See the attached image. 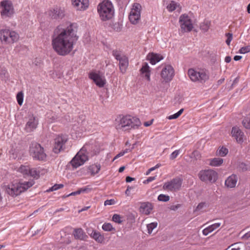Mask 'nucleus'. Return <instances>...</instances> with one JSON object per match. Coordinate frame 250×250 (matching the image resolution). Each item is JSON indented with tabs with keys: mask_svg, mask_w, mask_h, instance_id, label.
<instances>
[{
	"mask_svg": "<svg viewBox=\"0 0 250 250\" xmlns=\"http://www.w3.org/2000/svg\"><path fill=\"white\" fill-rule=\"evenodd\" d=\"M123 217L119 214H114L112 217V221L115 223L120 224L122 222Z\"/></svg>",
	"mask_w": 250,
	"mask_h": 250,
	"instance_id": "42",
	"label": "nucleus"
},
{
	"mask_svg": "<svg viewBox=\"0 0 250 250\" xmlns=\"http://www.w3.org/2000/svg\"><path fill=\"white\" fill-rule=\"evenodd\" d=\"M183 111L184 109L182 108L177 113L167 117V119L169 120L176 119L181 116V115L183 113Z\"/></svg>",
	"mask_w": 250,
	"mask_h": 250,
	"instance_id": "37",
	"label": "nucleus"
},
{
	"mask_svg": "<svg viewBox=\"0 0 250 250\" xmlns=\"http://www.w3.org/2000/svg\"><path fill=\"white\" fill-rule=\"evenodd\" d=\"M124 153H120L118 154H117L113 159V161H114L115 159H117L118 158L123 156L124 155Z\"/></svg>",
	"mask_w": 250,
	"mask_h": 250,
	"instance_id": "61",
	"label": "nucleus"
},
{
	"mask_svg": "<svg viewBox=\"0 0 250 250\" xmlns=\"http://www.w3.org/2000/svg\"><path fill=\"white\" fill-rule=\"evenodd\" d=\"M114 125L119 130L129 131L138 129L141 125L140 119L130 115H120L114 121Z\"/></svg>",
	"mask_w": 250,
	"mask_h": 250,
	"instance_id": "2",
	"label": "nucleus"
},
{
	"mask_svg": "<svg viewBox=\"0 0 250 250\" xmlns=\"http://www.w3.org/2000/svg\"><path fill=\"white\" fill-rule=\"evenodd\" d=\"M63 187V185L62 184H55L53 187H52L48 190L49 191H52L54 190H56L59 188H62Z\"/></svg>",
	"mask_w": 250,
	"mask_h": 250,
	"instance_id": "47",
	"label": "nucleus"
},
{
	"mask_svg": "<svg viewBox=\"0 0 250 250\" xmlns=\"http://www.w3.org/2000/svg\"><path fill=\"white\" fill-rule=\"evenodd\" d=\"M87 160H88V156L85 147H83L70 163L74 168H77L83 165Z\"/></svg>",
	"mask_w": 250,
	"mask_h": 250,
	"instance_id": "8",
	"label": "nucleus"
},
{
	"mask_svg": "<svg viewBox=\"0 0 250 250\" xmlns=\"http://www.w3.org/2000/svg\"><path fill=\"white\" fill-rule=\"evenodd\" d=\"M46 14L52 20L62 19L65 16L64 8L56 6L46 12Z\"/></svg>",
	"mask_w": 250,
	"mask_h": 250,
	"instance_id": "17",
	"label": "nucleus"
},
{
	"mask_svg": "<svg viewBox=\"0 0 250 250\" xmlns=\"http://www.w3.org/2000/svg\"><path fill=\"white\" fill-rule=\"evenodd\" d=\"M72 4L78 10H84L89 5L88 0H72Z\"/></svg>",
	"mask_w": 250,
	"mask_h": 250,
	"instance_id": "20",
	"label": "nucleus"
},
{
	"mask_svg": "<svg viewBox=\"0 0 250 250\" xmlns=\"http://www.w3.org/2000/svg\"><path fill=\"white\" fill-rule=\"evenodd\" d=\"M125 168V167H124V166L123 167H121L119 169V172H122L124 170Z\"/></svg>",
	"mask_w": 250,
	"mask_h": 250,
	"instance_id": "63",
	"label": "nucleus"
},
{
	"mask_svg": "<svg viewBox=\"0 0 250 250\" xmlns=\"http://www.w3.org/2000/svg\"><path fill=\"white\" fill-rule=\"evenodd\" d=\"M242 56H235L234 57V60L236 61H239L242 59Z\"/></svg>",
	"mask_w": 250,
	"mask_h": 250,
	"instance_id": "62",
	"label": "nucleus"
},
{
	"mask_svg": "<svg viewBox=\"0 0 250 250\" xmlns=\"http://www.w3.org/2000/svg\"><path fill=\"white\" fill-rule=\"evenodd\" d=\"M180 207L181 205L180 204H177L176 205H172L170 207V209L172 210H176Z\"/></svg>",
	"mask_w": 250,
	"mask_h": 250,
	"instance_id": "55",
	"label": "nucleus"
},
{
	"mask_svg": "<svg viewBox=\"0 0 250 250\" xmlns=\"http://www.w3.org/2000/svg\"><path fill=\"white\" fill-rule=\"evenodd\" d=\"M157 225L158 223L157 222H152L147 224L146 226L147 233L150 234L152 233V230L157 227Z\"/></svg>",
	"mask_w": 250,
	"mask_h": 250,
	"instance_id": "34",
	"label": "nucleus"
},
{
	"mask_svg": "<svg viewBox=\"0 0 250 250\" xmlns=\"http://www.w3.org/2000/svg\"><path fill=\"white\" fill-rule=\"evenodd\" d=\"M228 149L225 147H222L217 152V155L221 157L225 156L228 153Z\"/></svg>",
	"mask_w": 250,
	"mask_h": 250,
	"instance_id": "35",
	"label": "nucleus"
},
{
	"mask_svg": "<svg viewBox=\"0 0 250 250\" xmlns=\"http://www.w3.org/2000/svg\"><path fill=\"white\" fill-rule=\"evenodd\" d=\"M68 140L66 135H58L54 139L53 151L54 153L58 154L65 148V144Z\"/></svg>",
	"mask_w": 250,
	"mask_h": 250,
	"instance_id": "15",
	"label": "nucleus"
},
{
	"mask_svg": "<svg viewBox=\"0 0 250 250\" xmlns=\"http://www.w3.org/2000/svg\"><path fill=\"white\" fill-rule=\"evenodd\" d=\"M232 136L234 137L237 143H242L244 141V133L238 127H233L231 130Z\"/></svg>",
	"mask_w": 250,
	"mask_h": 250,
	"instance_id": "19",
	"label": "nucleus"
},
{
	"mask_svg": "<svg viewBox=\"0 0 250 250\" xmlns=\"http://www.w3.org/2000/svg\"><path fill=\"white\" fill-rule=\"evenodd\" d=\"M210 26V21H205L204 22L202 25H201V28L202 30L204 31H207L209 28Z\"/></svg>",
	"mask_w": 250,
	"mask_h": 250,
	"instance_id": "41",
	"label": "nucleus"
},
{
	"mask_svg": "<svg viewBox=\"0 0 250 250\" xmlns=\"http://www.w3.org/2000/svg\"><path fill=\"white\" fill-rule=\"evenodd\" d=\"M112 28L114 31L116 32H120L122 30V24L119 22H117L113 23Z\"/></svg>",
	"mask_w": 250,
	"mask_h": 250,
	"instance_id": "39",
	"label": "nucleus"
},
{
	"mask_svg": "<svg viewBox=\"0 0 250 250\" xmlns=\"http://www.w3.org/2000/svg\"><path fill=\"white\" fill-rule=\"evenodd\" d=\"M30 167L29 166L21 165L18 169V171L23 175L29 176Z\"/></svg>",
	"mask_w": 250,
	"mask_h": 250,
	"instance_id": "33",
	"label": "nucleus"
},
{
	"mask_svg": "<svg viewBox=\"0 0 250 250\" xmlns=\"http://www.w3.org/2000/svg\"><path fill=\"white\" fill-rule=\"evenodd\" d=\"M86 231L87 233L91 237L94 232H95L96 230L88 228L86 229Z\"/></svg>",
	"mask_w": 250,
	"mask_h": 250,
	"instance_id": "54",
	"label": "nucleus"
},
{
	"mask_svg": "<svg viewBox=\"0 0 250 250\" xmlns=\"http://www.w3.org/2000/svg\"><path fill=\"white\" fill-rule=\"evenodd\" d=\"M91 237L98 243H102L104 242V236L101 235L100 232L97 231L96 230L95 232H94Z\"/></svg>",
	"mask_w": 250,
	"mask_h": 250,
	"instance_id": "32",
	"label": "nucleus"
},
{
	"mask_svg": "<svg viewBox=\"0 0 250 250\" xmlns=\"http://www.w3.org/2000/svg\"><path fill=\"white\" fill-rule=\"evenodd\" d=\"M227 36L228 37V38L226 41V43L228 45H229L230 44V43L231 42V41H232V34H229V33H228L227 34Z\"/></svg>",
	"mask_w": 250,
	"mask_h": 250,
	"instance_id": "51",
	"label": "nucleus"
},
{
	"mask_svg": "<svg viewBox=\"0 0 250 250\" xmlns=\"http://www.w3.org/2000/svg\"><path fill=\"white\" fill-rule=\"evenodd\" d=\"M75 24L66 23L59 25L54 30L52 40L53 48L58 54L65 56L73 49L77 40Z\"/></svg>",
	"mask_w": 250,
	"mask_h": 250,
	"instance_id": "1",
	"label": "nucleus"
},
{
	"mask_svg": "<svg viewBox=\"0 0 250 250\" xmlns=\"http://www.w3.org/2000/svg\"><path fill=\"white\" fill-rule=\"evenodd\" d=\"M134 180V178H133L130 177L129 176H127L126 177L125 181H126V182L128 183V182H131V181H132Z\"/></svg>",
	"mask_w": 250,
	"mask_h": 250,
	"instance_id": "58",
	"label": "nucleus"
},
{
	"mask_svg": "<svg viewBox=\"0 0 250 250\" xmlns=\"http://www.w3.org/2000/svg\"><path fill=\"white\" fill-rule=\"evenodd\" d=\"M102 228L105 231H109V223H104Z\"/></svg>",
	"mask_w": 250,
	"mask_h": 250,
	"instance_id": "53",
	"label": "nucleus"
},
{
	"mask_svg": "<svg viewBox=\"0 0 250 250\" xmlns=\"http://www.w3.org/2000/svg\"><path fill=\"white\" fill-rule=\"evenodd\" d=\"M80 189V191H81V193L82 192H88L90 191H91V188H89V186H87L84 188H81Z\"/></svg>",
	"mask_w": 250,
	"mask_h": 250,
	"instance_id": "49",
	"label": "nucleus"
},
{
	"mask_svg": "<svg viewBox=\"0 0 250 250\" xmlns=\"http://www.w3.org/2000/svg\"><path fill=\"white\" fill-rule=\"evenodd\" d=\"M89 78L92 79L99 87H103L105 83V80L104 77L96 72H91L90 73Z\"/></svg>",
	"mask_w": 250,
	"mask_h": 250,
	"instance_id": "18",
	"label": "nucleus"
},
{
	"mask_svg": "<svg viewBox=\"0 0 250 250\" xmlns=\"http://www.w3.org/2000/svg\"><path fill=\"white\" fill-rule=\"evenodd\" d=\"M209 165L212 167H219L221 166L224 162L222 158H214L208 160Z\"/></svg>",
	"mask_w": 250,
	"mask_h": 250,
	"instance_id": "28",
	"label": "nucleus"
},
{
	"mask_svg": "<svg viewBox=\"0 0 250 250\" xmlns=\"http://www.w3.org/2000/svg\"><path fill=\"white\" fill-rule=\"evenodd\" d=\"M179 22L181 29L183 32H190L193 28L192 20L187 14L181 15L179 18Z\"/></svg>",
	"mask_w": 250,
	"mask_h": 250,
	"instance_id": "14",
	"label": "nucleus"
},
{
	"mask_svg": "<svg viewBox=\"0 0 250 250\" xmlns=\"http://www.w3.org/2000/svg\"><path fill=\"white\" fill-rule=\"evenodd\" d=\"M29 152L30 155L35 160H44L46 158V154L44 152L43 148L36 143H32L30 146Z\"/></svg>",
	"mask_w": 250,
	"mask_h": 250,
	"instance_id": "5",
	"label": "nucleus"
},
{
	"mask_svg": "<svg viewBox=\"0 0 250 250\" xmlns=\"http://www.w3.org/2000/svg\"><path fill=\"white\" fill-rule=\"evenodd\" d=\"M221 226L220 223H214L211 225L209 226L207 228L204 229L202 231L203 235L207 236L209 233H211Z\"/></svg>",
	"mask_w": 250,
	"mask_h": 250,
	"instance_id": "27",
	"label": "nucleus"
},
{
	"mask_svg": "<svg viewBox=\"0 0 250 250\" xmlns=\"http://www.w3.org/2000/svg\"><path fill=\"white\" fill-rule=\"evenodd\" d=\"M247 12L248 13L250 14V3L248 5Z\"/></svg>",
	"mask_w": 250,
	"mask_h": 250,
	"instance_id": "64",
	"label": "nucleus"
},
{
	"mask_svg": "<svg viewBox=\"0 0 250 250\" xmlns=\"http://www.w3.org/2000/svg\"><path fill=\"white\" fill-rule=\"evenodd\" d=\"M226 250H243V249L242 247L235 244L229 246Z\"/></svg>",
	"mask_w": 250,
	"mask_h": 250,
	"instance_id": "45",
	"label": "nucleus"
},
{
	"mask_svg": "<svg viewBox=\"0 0 250 250\" xmlns=\"http://www.w3.org/2000/svg\"><path fill=\"white\" fill-rule=\"evenodd\" d=\"M182 180L180 178H174L166 182L163 185V189L167 191H175L179 190L182 185Z\"/></svg>",
	"mask_w": 250,
	"mask_h": 250,
	"instance_id": "16",
	"label": "nucleus"
},
{
	"mask_svg": "<svg viewBox=\"0 0 250 250\" xmlns=\"http://www.w3.org/2000/svg\"><path fill=\"white\" fill-rule=\"evenodd\" d=\"M80 193H81V191H80V189H79V190H78L76 191L73 192L71 193L68 196L76 195H77V194H79Z\"/></svg>",
	"mask_w": 250,
	"mask_h": 250,
	"instance_id": "57",
	"label": "nucleus"
},
{
	"mask_svg": "<svg viewBox=\"0 0 250 250\" xmlns=\"http://www.w3.org/2000/svg\"><path fill=\"white\" fill-rule=\"evenodd\" d=\"M250 52V45H247L244 47H242L239 50V52L241 54H245L247 53H249Z\"/></svg>",
	"mask_w": 250,
	"mask_h": 250,
	"instance_id": "44",
	"label": "nucleus"
},
{
	"mask_svg": "<svg viewBox=\"0 0 250 250\" xmlns=\"http://www.w3.org/2000/svg\"><path fill=\"white\" fill-rule=\"evenodd\" d=\"M188 75L191 81L200 83H205L209 78L208 71L204 69L189 68Z\"/></svg>",
	"mask_w": 250,
	"mask_h": 250,
	"instance_id": "4",
	"label": "nucleus"
},
{
	"mask_svg": "<svg viewBox=\"0 0 250 250\" xmlns=\"http://www.w3.org/2000/svg\"><path fill=\"white\" fill-rule=\"evenodd\" d=\"M141 10L142 6L140 4L138 3L133 4L128 16L129 20L132 24H136L139 23L141 19Z\"/></svg>",
	"mask_w": 250,
	"mask_h": 250,
	"instance_id": "10",
	"label": "nucleus"
},
{
	"mask_svg": "<svg viewBox=\"0 0 250 250\" xmlns=\"http://www.w3.org/2000/svg\"><path fill=\"white\" fill-rule=\"evenodd\" d=\"M153 208V206L152 203L149 202H143L141 203L140 207V211L145 215H149Z\"/></svg>",
	"mask_w": 250,
	"mask_h": 250,
	"instance_id": "23",
	"label": "nucleus"
},
{
	"mask_svg": "<svg viewBox=\"0 0 250 250\" xmlns=\"http://www.w3.org/2000/svg\"><path fill=\"white\" fill-rule=\"evenodd\" d=\"M0 15L2 18L11 17L14 13L12 2L9 0H3L0 2Z\"/></svg>",
	"mask_w": 250,
	"mask_h": 250,
	"instance_id": "7",
	"label": "nucleus"
},
{
	"mask_svg": "<svg viewBox=\"0 0 250 250\" xmlns=\"http://www.w3.org/2000/svg\"><path fill=\"white\" fill-rule=\"evenodd\" d=\"M23 94L22 91L18 92L17 95V100L19 105H21L23 103Z\"/></svg>",
	"mask_w": 250,
	"mask_h": 250,
	"instance_id": "40",
	"label": "nucleus"
},
{
	"mask_svg": "<svg viewBox=\"0 0 250 250\" xmlns=\"http://www.w3.org/2000/svg\"><path fill=\"white\" fill-rule=\"evenodd\" d=\"M180 153V150H176L173 151L169 156V159L171 160H174Z\"/></svg>",
	"mask_w": 250,
	"mask_h": 250,
	"instance_id": "46",
	"label": "nucleus"
},
{
	"mask_svg": "<svg viewBox=\"0 0 250 250\" xmlns=\"http://www.w3.org/2000/svg\"><path fill=\"white\" fill-rule=\"evenodd\" d=\"M199 179L203 182L214 183L218 179V173L212 169L202 170L198 173Z\"/></svg>",
	"mask_w": 250,
	"mask_h": 250,
	"instance_id": "9",
	"label": "nucleus"
},
{
	"mask_svg": "<svg viewBox=\"0 0 250 250\" xmlns=\"http://www.w3.org/2000/svg\"><path fill=\"white\" fill-rule=\"evenodd\" d=\"M19 35L15 31L4 29L0 30V40L7 43H12L19 39Z\"/></svg>",
	"mask_w": 250,
	"mask_h": 250,
	"instance_id": "12",
	"label": "nucleus"
},
{
	"mask_svg": "<svg viewBox=\"0 0 250 250\" xmlns=\"http://www.w3.org/2000/svg\"><path fill=\"white\" fill-rule=\"evenodd\" d=\"M73 235L76 239L83 240L84 238V234L83 230L81 229H75Z\"/></svg>",
	"mask_w": 250,
	"mask_h": 250,
	"instance_id": "29",
	"label": "nucleus"
},
{
	"mask_svg": "<svg viewBox=\"0 0 250 250\" xmlns=\"http://www.w3.org/2000/svg\"><path fill=\"white\" fill-rule=\"evenodd\" d=\"M140 71L142 74H144V77L147 81H150V68L146 62L143 64Z\"/></svg>",
	"mask_w": 250,
	"mask_h": 250,
	"instance_id": "25",
	"label": "nucleus"
},
{
	"mask_svg": "<svg viewBox=\"0 0 250 250\" xmlns=\"http://www.w3.org/2000/svg\"><path fill=\"white\" fill-rule=\"evenodd\" d=\"M153 120H151V121H148V122H146L144 123V125L145 126H150L153 123Z\"/></svg>",
	"mask_w": 250,
	"mask_h": 250,
	"instance_id": "56",
	"label": "nucleus"
},
{
	"mask_svg": "<svg viewBox=\"0 0 250 250\" xmlns=\"http://www.w3.org/2000/svg\"><path fill=\"white\" fill-rule=\"evenodd\" d=\"M155 179H156V176L149 177L146 180H145L143 182V183L145 184H148V183L154 181Z\"/></svg>",
	"mask_w": 250,
	"mask_h": 250,
	"instance_id": "50",
	"label": "nucleus"
},
{
	"mask_svg": "<svg viewBox=\"0 0 250 250\" xmlns=\"http://www.w3.org/2000/svg\"><path fill=\"white\" fill-rule=\"evenodd\" d=\"M206 206V204L205 203H201L198 204L196 208L197 210H199L200 209H202Z\"/></svg>",
	"mask_w": 250,
	"mask_h": 250,
	"instance_id": "52",
	"label": "nucleus"
},
{
	"mask_svg": "<svg viewBox=\"0 0 250 250\" xmlns=\"http://www.w3.org/2000/svg\"><path fill=\"white\" fill-rule=\"evenodd\" d=\"M191 157L197 160L201 158V154L199 151L195 150L192 152Z\"/></svg>",
	"mask_w": 250,
	"mask_h": 250,
	"instance_id": "48",
	"label": "nucleus"
},
{
	"mask_svg": "<svg viewBox=\"0 0 250 250\" xmlns=\"http://www.w3.org/2000/svg\"><path fill=\"white\" fill-rule=\"evenodd\" d=\"M247 199H243L239 201L235 205L234 208L236 210L242 209L243 208L247 207L248 204L247 203Z\"/></svg>",
	"mask_w": 250,
	"mask_h": 250,
	"instance_id": "31",
	"label": "nucleus"
},
{
	"mask_svg": "<svg viewBox=\"0 0 250 250\" xmlns=\"http://www.w3.org/2000/svg\"><path fill=\"white\" fill-rule=\"evenodd\" d=\"M238 182V177L235 174L229 176L225 181V186L228 188H232L236 187Z\"/></svg>",
	"mask_w": 250,
	"mask_h": 250,
	"instance_id": "21",
	"label": "nucleus"
},
{
	"mask_svg": "<svg viewBox=\"0 0 250 250\" xmlns=\"http://www.w3.org/2000/svg\"><path fill=\"white\" fill-rule=\"evenodd\" d=\"M158 200L160 201L167 202L169 200V196L161 194L158 196Z\"/></svg>",
	"mask_w": 250,
	"mask_h": 250,
	"instance_id": "43",
	"label": "nucleus"
},
{
	"mask_svg": "<svg viewBox=\"0 0 250 250\" xmlns=\"http://www.w3.org/2000/svg\"><path fill=\"white\" fill-rule=\"evenodd\" d=\"M38 124V119L35 117L31 116L30 117L29 121L26 123L25 129L27 132H31L37 127Z\"/></svg>",
	"mask_w": 250,
	"mask_h": 250,
	"instance_id": "24",
	"label": "nucleus"
},
{
	"mask_svg": "<svg viewBox=\"0 0 250 250\" xmlns=\"http://www.w3.org/2000/svg\"><path fill=\"white\" fill-rule=\"evenodd\" d=\"M30 176L34 178L38 179L39 177V172L37 171L35 168L29 169V176Z\"/></svg>",
	"mask_w": 250,
	"mask_h": 250,
	"instance_id": "36",
	"label": "nucleus"
},
{
	"mask_svg": "<svg viewBox=\"0 0 250 250\" xmlns=\"http://www.w3.org/2000/svg\"><path fill=\"white\" fill-rule=\"evenodd\" d=\"M167 9L169 12H172L175 10H177V11L180 12L181 9V6L179 3L174 0H171L167 4Z\"/></svg>",
	"mask_w": 250,
	"mask_h": 250,
	"instance_id": "26",
	"label": "nucleus"
},
{
	"mask_svg": "<svg viewBox=\"0 0 250 250\" xmlns=\"http://www.w3.org/2000/svg\"><path fill=\"white\" fill-rule=\"evenodd\" d=\"M34 184V182L33 180L22 183H12L6 188L5 190L9 195L15 197L25 191Z\"/></svg>",
	"mask_w": 250,
	"mask_h": 250,
	"instance_id": "3",
	"label": "nucleus"
},
{
	"mask_svg": "<svg viewBox=\"0 0 250 250\" xmlns=\"http://www.w3.org/2000/svg\"><path fill=\"white\" fill-rule=\"evenodd\" d=\"M231 60V58L230 56H227L225 57V61L227 63H229V62H230Z\"/></svg>",
	"mask_w": 250,
	"mask_h": 250,
	"instance_id": "59",
	"label": "nucleus"
},
{
	"mask_svg": "<svg viewBox=\"0 0 250 250\" xmlns=\"http://www.w3.org/2000/svg\"><path fill=\"white\" fill-rule=\"evenodd\" d=\"M164 59V57L160 54H157L155 53H149L146 56V59L149 61V62L154 65L157 62Z\"/></svg>",
	"mask_w": 250,
	"mask_h": 250,
	"instance_id": "22",
	"label": "nucleus"
},
{
	"mask_svg": "<svg viewBox=\"0 0 250 250\" xmlns=\"http://www.w3.org/2000/svg\"><path fill=\"white\" fill-rule=\"evenodd\" d=\"M112 55L117 61H119L120 71L122 73H125L128 65V58L121 51L117 49L112 51Z\"/></svg>",
	"mask_w": 250,
	"mask_h": 250,
	"instance_id": "11",
	"label": "nucleus"
},
{
	"mask_svg": "<svg viewBox=\"0 0 250 250\" xmlns=\"http://www.w3.org/2000/svg\"><path fill=\"white\" fill-rule=\"evenodd\" d=\"M244 126L246 128H250V116L246 117L242 121Z\"/></svg>",
	"mask_w": 250,
	"mask_h": 250,
	"instance_id": "38",
	"label": "nucleus"
},
{
	"mask_svg": "<svg viewBox=\"0 0 250 250\" xmlns=\"http://www.w3.org/2000/svg\"><path fill=\"white\" fill-rule=\"evenodd\" d=\"M98 12L103 21H106L109 19V1L104 0L99 4L97 7Z\"/></svg>",
	"mask_w": 250,
	"mask_h": 250,
	"instance_id": "13",
	"label": "nucleus"
},
{
	"mask_svg": "<svg viewBox=\"0 0 250 250\" xmlns=\"http://www.w3.org/2000/svg\"><path fill=\"white\" fill-rule=\"evenodd\" d=\"M100 166L96 165H92L87 168V173L91 175H95L97 173L100 169Z\"/></svg>",
	"mask_w": 250,
	"mask_h": 250,
	"instance_id": "30",
	"label": "nucleus"
},
{
	"mask_svg": "<svg viewBox=\"0 0 250 250\" xmlns=\"http://www.w3.org/2000/svg\"><path fill=\"white\" fill-rule=\"evenodd\" d=\"M110 15H113L114 12V10H113V5H112V4L111 3V2H110Z\"/></svg>",
	"mask_w": 250,
	"mask_h": 250,
	"instance_id": "60",
	"label": "nucleus"
},
{
	"mask_svg": "<svg viewBox=\"0 0 250 250\" xmlns=\"http://www.w3.org/2000/svg\"><path fill=\"white\" fill-rule=\"evenodd\" d=\"M160 72L161 80L163 83H169L173 79L175 71L173 67L169 64H162Z\"/></svg>",
	"mask_w": 250,
	"mask_h": 250,
	"instance_id": "6",
	"label": "nucleus"
}]
</instances>
